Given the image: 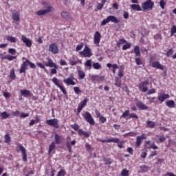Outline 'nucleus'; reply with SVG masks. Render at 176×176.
<instances>
[{"label": "nucleus", "mask_w": 176, "mask_h": 176, "mask_svg": "<svg viewBox=\"0 0 176 176\" xmlns=\"http://www.w3.org/2000/svg\"><path fill=\"white\" fill-rule=\"evenodd\" d=\"M45 123L48 126L54 127V129H58V127H60V124H58V120H57L56 118L51 119V120H47L45 121Z\"/></svg>", "instance_id": "nucleus-7"}, {"label": "nucleus", "mask_w": 176, "mask_h": 176, "mask_svg": "<svg viewBox=\"0 0 176 176\" xmlns=\"http://www.w3.org/2000/svg\"><path fill=\"white\" fill-rule=\"evenodd\" d=\"M166 104L167 107H169V108H175V102L173 100L167 101Z\"/></svg>", "instance_id": "nucleus-30"}, {"label": "nucleus", "mask_w": 176, "mask_h": 176, "mask_svg": "<svg viewBox=\"0 0 176 176\" xmlns=\"http://www.w3.org/2000/svg\"><path fill=\"white\" fill-rule=\"evenodd\" d=\"M83 46H85L83 43H80L78 45L76 46V51L79 52V50H82V49H83Z\"/></svg>", "instance_id": "nucleus-51"}, {"label": "nucleus", "mask_w": 176, "mask_h": 176, "mask_svg": "<svg viewBox=\"0 0 176 176\" xmlns=\"http://www.w3.org/2000/svg\"><path fill=\"white\" fill-rule=\"evenodd\" d=\"M142 142V139L138 136L136 138V142H135L136 146L140 148V145H141Z\"/></svg>", "instance_id": "nucleus-38"}, {"label": "nucleus", "mask_w": 176, "mask_h": 176, "mask_svg": "<svg viewBox=\"0 0 176 176\" xmlns=\"http://www.w3.org/2000/svg\"><path fill=\"white\" fill-rule=\"evenodd\" d=\"M20 93L24 97H28V96H30V94H31V91L28 89L21 90Z\"/></svg>", "instance_id": "nucleus-29"}, {"label": "nucleus", "mask_w": 176, "mask_h": 176, "mask_svg": "<svg viewBox=\"0 0 176 176\" xmlns=\"http://www.w3.org/2000/svg\"><path fill=\"white\" fill-rule=\"evenodd\" d=\"M19 149L21 151L23 162H27V151L25 150V148H24L23 145H20Z\"/></svg>", "instance_id": "nucleus-18"}, {"label": "nucleus", "mask_w": 176, "mask_h": 176, "mask_svg": "<svg viewBox=\"0 0 176 176\" xmlns=\"http://www.w3.org/2000/svg\"><path fill=\"white\" fill-rule=\"evenodd\" d=\"M136 107L139 108V109H141L142 111H145L146 109H148V106H146L144 102L138 100L136 102Z\"/></svg>", "instance_id": "nucleus-17"}, {"label": "nucleus", "mask_w": 176, "mask_h": 176, "mask_svg": "<svg viewBox=\"0 0 176 176\" xmlns=\"http://www.w3.org/2000/svg\"><path fill=\"white\" fill-rule=\"evenodd\" d=\"M173 49H169L165 54L166 57H170V56H173Z\"/></svg>", "instance_id": "nucleus-56"}, {"label": "nucleus", "mask_w": 176, "mask_h": 176, "mask_svg": "<svg viewBox=\"0 0 176 176\" xmlns=\"http://www.w3.org/2000/svg\"><path fill=\"white\" fill-rule=\"evenodd\" d=\"M0 116H1V118H3V119H8V118H9L10 115H9V113H8V112L3 111V112L1 113Z\"/></svg>", "instance_id": "nucleus-39"}, {"label": "nucleus", "mask_w": 176, "mask_h": 176, "mask_svg": "<svg viewBox=\"0 0 176 176\" xmlns=\"http://www.w3.org/2000/svg\"><path fill=\"white\" fill-rule=\"evenodd\" d=\"M159 141H160V142H164V141H166V138H164V135L160 136Z\"/></svg>", "instance_id": "nucleus-64"}, {"label": "nucleus", "mask_w": 176, "mask_h": 176, "mask_svg": "<svg viewBox=\"0 0 176 176\" xmlns=\"http://www.w3.org/2000/svg\"><path fill=\"white\" fill-rule=\"evenodd\" d=\"M174 34H176V26L175 25H173L170 28V36H173V35H174Z\"/></svg>", "instance_id": "nucleus-53"}, {"label": "nucleus", "mask_w": 176, "mask_h": 176, "mask_svg": "<svg viewBox=\"0 0 176 176\" xmlns=\"http://www.w3.org/2000/svg\"><path fill=\"white\" fill-rule=\"evenodd\" d=\"M135 61L137 65H142V60H141V58H140V57L135 58Z\"/></svg>", "instance_id": "nucleus-47"}, {"label": "nucleus", "mask_w": 176, "mask_h": 176, "mask_svg": "<svg viewBox=\"0 0 176 176\" xmlns=\"http://www.w3.org/2000/svg\"><path fill=\"white\" fill-rule=\"evenodd\" d=\"M124 43H127V41L124 38H121L117 42V46H120V45H124Z\"/></svg>", "instance_id": "nucleus-37"}, {"label": "nucleus", "mask_w": 176, "mask_h": 176, "mask_svg": "<svg viewBox=\"0 0 176 176\" xmlns=\"http://www.w3.org/2000/svg\"><path fill=\"white\" fill-rule=\"evenodd\" d=\"M6 39L9 42H12V43H16V42H17V38L16 37H13L12 36H7Z\"/></svg>", "instance_id": "nucleus-32"}, {"label": "nucleus", "mask_w": 176, "mask_h": 176, "mask_svg": "<svg viewBox=\"0 0 176 176\" xmlns=\"http://www.w3.org/2000/svg\"><path fill=\"white\" fill-rule=\"evenodd\" d=\"M80 56H83L85 57H91L93 56V53H91V49L87 45H85L84 50L80 52Z\"/></svg>", "instance_id": "nucleus-5"}, {"label": "nucleus", "mask_w": 176, "mask_h": 176, "mask_svg": "<svg viewBox=\"0 0 176 176\" xmlns=\"http://www.w3.org/2000/svg\"><path fill=\"white\" fill-rule=\"evenodd\" d=\"M160 6L162 9H164V7L166 6V2H164V0L160 1Z\"/></svg>", "instance_id": "nucleus-57"}, {"label": "nucleus", "mask_w": 176, "mask_h": 176, "mask_svg": "<svg viewBox=\"0 0 176 176\" xmlns=\"http://www.w3.org/2000/svg\"><path fill=\"white\" fill-rule=\"evenodd\" d=\"M126 45L122 46V50H127V49H130L131 47V44L130 43H125Z\"/></svg>", "instance_id": "nucleus-41"}, {"label": "nucleus", "mask_w": 176, "mask_h": 176, "mask_svg": "<svg viewBox=\"0 0 176 176\" xmlns=\"http://www.w3.org/2000/svg\"><path fill=\"white\" fill-rule=\"evenodd\" d=\"M153 68H157V69H161L162 71H164V67L163 65H161L159 61H154L151 63Z\"/></svg>", "instance_id": "nucleus-16"}, {"label": "nucleus", "mask_w": 176, "mask_h": 176, "mask_svg": "<svg viewBox=\"0 0 176 176\" xmlns=\"http://www.w3.org/2000/svg\"><path fill=\"white\" fill-rule=\"evenodd\" d=\"M116 86H117V87H122V80H120V78L116 77Z\"/></svg>", "instance_id": "nucleus-35"}, {"label": "nucleus", "mask_w": 176, "mask_h": 176, "mask_svg": "<svg viewBox=\"0 0 176 176\" xmlns=\"http://www.w3.org/2000/svg\"><path fill=\"white\" fill-rule=\"evenodd\" d=\"M105 79V76H100V75H92L91 76V80L92 82H104Z\"/></svg>", "instance_id": "nucleus-10"}, {"label": "nucleus", "mask_w": 176, "mask_h": 176, "mask_svg": "<svg viewBox=\"0 0 176 176\" xmlns=\"http://www.w3.org/2000/svg\"><path fill=\"white\" fill-rule=\"evenodd\" d=\"M119 141H120V140L118 138H113L109 140V142H114L116 144L119 142Z\"/></svg>", "instance_id": "nucleus-55"}, {"label": "nucleus", "mask_w": 176, "mask_h": 176, "mask_svg": "<svg viewBox=\"0 0 176 176\" xmlns=\"http://www.w3.org/2000/svg\"><path fill=\"white\" fill-rule=\"evenodd\" d=\"M78 76L80 79H85L86 76V73L82 70H78Z\"/></svg>", "instance_id": "nucleus-31"}, {"label": "nucleus", "mask_w": 176, "mask_h": 176, "mask_svg": "<svg viewBox=\"0 0 176 176\" xmlns=\"http://www.w3.org/2000/svg\"><path fill=\"white\" fill-rule=\"evenodd\" d=\"M107 67L108 68H112L113 67V69H118V68H119V66H118L116 64H113L112 65L111 63H107Z\"/></svg>", "instance_id": "nucleus-36"}, {"label": "nucleus", "mask_w": 176, "mask_h": 176, "mask_svg": "<svg viewBox=\"0 0 176 176\" xmlns=\"http://www.w3.org/2000/svg\"><path fill=\"white\" fill-rule=\"evenodd\" d=\"M87 101H89L87 98L84 99L82 102H81L80 104H79L78 111H82L83 108H85V106L87 105Z\"/></svg>", "instance_id": "nucleus-23"}, {"label": "nucleus", "mask_w": 176, "mask_h": 176, "mask_svg": "<svg viewBox=\"0 0 176 176\" xmlns=\"http://www.w3.org/2000/svg\"><path fill=\"white\" fill-rule=\"evenodd\" d=\"M148 86H149V81L146 80V81H142L138 87L140 91L142 93H146L148 91Z\"/></svg>", "instance_id": "nucleus-4"}, {"label": "nucleus", "mask_w": 176, "mask_h": 176, "mask_svg": "<svg viewBox=\"0 0 176 176\" xmlns=\"http://www.w3.org/2000/svg\"><path fill=\"white\" fill-rule=\"evenodd\" d=\"M147 126L151 129H153V127L156 126V123L152 121H147Z\"/></svg>", "instance_id": "nucleus-43"}, {"label": "nucleus", "mask_w": 176, "mask_h": 176, "mask_svg": "<svg viewBox=\"0 0 176 176\" xmlns=\"http://www.w3.org/2000/svg\"><path fill=\"white\" fill-rule=\"evenodd\" d=\"M56 148V143L54 142H52L49 146V151H48V153L49 155H50L52 153V151L53 150H54Z\"/></svg>", "instance_id": "nucleus-33"}, {"label": "nucleus", "mask_w": 176, "mask_h": 176, "mask_svg": "<svg viewBox=\"0 0 176 176\" xmlns=\"http://www.w3.org/2000/svg\"><path fill=\"white\" fill-rule=\"evenodd\" d=\"M118 76H119V78H123L124 76V74H123V70H122V69H119Z\"/></svg>", "instance_id": "nucleus-58"}, {"label": "nucleus", "mask_w": 176, "mask_h": 176, "mask_svg": "<svg viewBox=\"0 0 176 176\" xmlns=\"http://www.w3.org/2000/svg\"><path fill=\"white\" fill-rule=\"evenodd\" d=\"M153 6H155V2L152 1V0H147L142 3L143 12H146V10H152Z\"/></svg>", "instance_id": "nucleus-2"}, {"label": "nucleus", "mask_w": 176, "mask_h": 176, "mask_svg": "<svg viewBox=\"0 0 176 176\" xmlns=\"http://www.w3.org/2000/svg\"><path fill=\"white\" fill-rule=\"evenodd\" d=\"M104 162L106 166H109V164H111L112 163V161H111V158H104Z\"/></svg>", "instance_id": "nucleus-54"}, {"label": "nucleus", "mask_w": 176, "mask_h": 176, "mask_svg": "<svg viewBox=\"0 0 176 176\" xmlns=\"http://www.w3.org/2000/svg\"><path fill=\"white\" fill-rule=\"evenodd\" d=\"M16 58H17V56H12V55L7 56V60L8 61H13V60H16Z\"/></svg>", "instance_id": "nucleus-44"}, {"label": "nucleus", "mask_w": 176, "mask_h": 176, "mask_svg": "<svg viewBox=\"0 0 176 176\" xmlns=\"http://www.w3.org/2000/svg\"><path fill=\"white\" fill-rule=\"evenodd\" d=\"M155 93H156V91L155 90V89L147 90V94L148 95L155 94Z\"/></svg>", "instance_id": "nucleus-61"}, {"label": "nucleus", "mask_w": 176, "mask_h": 176, "mask_svg": "<svg viewBox=\"0 0 176 176\" xmlns=\"http://www.w3.org/2000/svg\"><path fill=\"white\" fill-rule=\"evenodd\" d=\"M69 65L74 67V65H76V64H82V60L80 59H77L76 60L71 58L68 60Z\"/></svg>", "instance_id": "nucleus-22"}, {"label": "nucleus", "mask_w": 176, "mask_h": 176, "mask_svg": "<svg viewBox=\"0 0 176 176\" xmlns=\"http://www.w3.org/2000/svg\"><path fill=\"white\" fill-rule=\"evenodd\" d=\"M74 90L76 94H80V93H82V90L79 88V87H74Z\"/></svg>", "instance_id": "nucleus-52"}, {"label": "nucleus", "mask_w": 176, "mask_h": 176, "mask_svg": "<svg viewBox=\"0 0 176 176\" xmlns=\"http://www.w3.org/2000/svg\"><path fill=\"white\" fill-rule=\"evenodd\" d=\"M93 67L94 68V69H100V68H101V64L98 63H94Z\"/></svg>", "instance_id": "nucleus-50"}, {"label": "nucleus", "mask_w": 176, "mask_h": 176, "mask_svg": "<svg viewBox=\"0 0 176 176\" xmlns=\"http://www.w3.org/2000/svg\"><path fill=\"white\" fill-rule=\"evenodd\" d=\"M52 82H53V83H54V85H55L56 86H57L58 87L61 85H60V82H58V79L57 78H56V77H54V78H52Z\"/></svg>", "instance_id": "nucleus-42"}, {"label": "nucleus", "mask_w": 176, "mask_h": 176, "mask_svg": "<svg viewBox=\"0 0 176 176\" xmlns=\"http://www.w3.org/2000/svg\"><path fill=\"white\" fill-rule=\"evenodd\" d=\"M59 63H60V65H62V66L68 65V64L67 63V61H65V60H63V59H60Z\"/></svg>", "instance_id": "nucleus-60"}, {"label": "nucleus", "mask_w": 176, "mask_h": 176, "mask_svg": "<svg viewBox=\"0 0 176 176\" xmlns=\"http://www.w3.org/2000/svg\"><path fill=\"white\" fill-rule=\"evenodd\" d=\"M110 21H111V23H116V24H118L120 22V20L118 19V18L113 15H110L101 22V25H106V24H108V23Z\"/></svg>", "instance_id": "nucleus-3"}, {"label": "nucleus", "mask_w": 176, "mask_h": 176, "mask_svg": "<svg viewBox=\"0 0 176 176\" xmlns=\"http://www.w3.org/2000/svg\"><path fill=\"white\" fill-rule=\"evenodd\" d=\"M131 8L133 10H137V12H141L142 10L140 4H132L131 5Z\"/></svg>", "instance_id": "nucleus-26"}, {"label": "nucleus", "mask_w": 176, "mask_h": 176, "mask_svg": "<svg viewBox=\"0 0 176 176\" xmlns=\"http://www.w3.org/2000/svg\"><path fill=\"white\" fill-rule=\"evenodd\" d=\"M21 41L25 44L27 47H31L32 46V41L27 38L25 36L22 35Z\"/></svg>", "instance_id": "nucleus-15"}, {"label": "nucleus", "mask_w": 176, "mask_h": 176, "mask_svg": "<svg viewBox=\"0 0 176 176\" xmlns=\"http://www.w3.org/2000/svg\"><path fill=\"white\" fill-rule=\"evenodd\" d=\"M30 63V60L29 59H26L25 61H24L21 65V68L19 70V73L21 74H25V71L27 70V67H28Z\"/></svg>", "instance_id": "nucleus-11"}, {"label": "nucleus", "mask_w": 176, "mask_h": 176, "mask_svg": "<svg viewBox=\"0 0 176 176\" xmlns=\"http://www.w3.org/2000/svg\"><path fill=\"white\" fill-rule=\"evenodd\" d=\"M140 171L142 173H146V171H148V166L143 165L142 166H140Z\"/></svg>", "instance_id": "nucleus-49"}, {"label": "nucleus", "mask_w": 176, "mask_h": 176, "mask_svg": "<svg viewBox=\"0 0 176 176\" xmlns=\"http://www.w3.org/2000/svg\"><path fill=\"white\" fill-rule=\"evenodd\" d=\"M105 3H107V0H102L100 3H98L96 6L98 10H101V9L104 8V5H105Z\"/></svg>", "instance_id": "nucleus-28"}, {"label": "nucleus", "mask_w": 176, "mask_h": 176, "mask_svg": "<svg viewBox=\"0 0 176 176\" xmlns=\"http://www.w3.org/2000/svg\"><path fill=\"white\" fill-rule=\"evenodd\" d=\"M168 98H170V95L168 94L160 92L157 99L160 102H164L165 100H167Z\"/></svg>", "instance_id": "nucleus-12"}, {"label": "nucleus", "mask_w": 176, "mask_h": 176, "mask_svg": "<svg viewBox=\"0 0 176 176\" xmlns=\"http://www.w3.org/2000/svg\"><path fill=\"white\" fill-rule=\"evenodd\" d=\"M96 116L97 118H99L101 123H105L107 122V118L101 116V113H100V111H96Z\"/></svg>", "instance_id": "nucleus-27"}, {"label": "nucleus", "mask_w": 176, "mask_h": 176, "mask_svg": "<svg viewBox=\"0 0 176 176\" xmlns=\"http://www.w3.org/2000/svg\"><path fill=\"white\" fill-rule=\"evenodd\" d=\"M4 140H5L4 142L6 144H8V145H10V143L12 142V138L8 133L5 135Z\"/></svg>", "instance_id": "nucleus-25"}, {"label": "nucleus", "mask_w": 176, "mask_h": 176, "mask_svg": "<svg viewBox=\"0 0 176 176\" xmlns=\"http://www.w3.org/2000/svg\"><path fill=\"white\" fill-rule=\"evenodd\" d=\"M57 69H58V68H56V67H54V68H52L50 69V72L52 75H54L56 74H57Z\"/></svg>", "instance_id": "nucleus-59"}, {"label": "nucleus", "mask_w": 176, "mask_h": 176, "mask_svg": "<svg viewBox=\"0 0 176 176\" xmlns=\"http://www.w3.org/2000/svg\"><path fill=\"white\" fill-rule=\"evenodd\" d=\"M61 17L65 19V20H72L73 17L71 14L68 12L63 11L61 12Z\"/></svg>", "instance_id": "nucleus-20"}, {"label": "nucleus", "mask_w": 176, "mask_h": 176, "mask_svg": "<svg viewBox=\"0 0 176 176\" xmlns=\"http://www.w3.org/2000/svg\"><path fill=\"white\" fill-rule=\"evenodd\" d=\"M151 149H157V146H156L155 144V142H153L151 144H150V147Z\"/></svg>", "instance_id": "nucleus-62"}, {"label": "nucleus", "mask_w": 176, "mask_h": 176, "mask_svg": "<svg viewBox=\"0 0 176 176\" xmlns=\"http://www.w3.org/2000/svg\"><path fill=\"white\" fill-rule=\"evenodd\" d=\"M9 76L12 80H16V73L14 72V69L10 70Z\"/></svg>", "instance_id": "nucleus-34"}, {"label": "nucleus", "mask_w": 176, "mask_h": 176, "mask_svg": "<svg viewBox=\"0 0 176 176\" xmlns=\"http://www.w3.org/2000/svg\"><path fill=\"white\" fill-rule=\"evenodd\" d=\"M83 116L85 118V120L89 123L90 124L91 126H94L95 122H94V119H93V116H91V114H90V113L89 112H85L83 114Z\"/></svg>", "instance_id": "nucleus-8"}, {"label": "nucleus", "mask_w": 176, "mask_h": 176, "mask_svg": "<svg viewBox=\"0 0 176 176\" xmlns=\"http://www.w3.org/2000/svg\"><path fill=\"white\" fill-rule=\"evenodd\" d=\"M87 67H91V59L87 60L85 63Z\"/></svg>", "instance_id": "nucleus-63"}, {"label": "nucleus", "mask_w": 176, "mask_h": 176, "mask_svg": "<svg viewBox=\"0 0 176 176\" xmlns=\"http://www.w3.org/2000/svg\"><path fill=\"white\" fill-rule=\"evenodd\" d=\"M130 171L128 170L127 169H123L121 172V175L122 176H129Z\"/></svg>", "instance_id": "nucleus-45"}, {"label": "nucleus", "mask_w": 176, "mask_h": 176, "mask_svg": "<svg viewBox=\"0 0 176 176\" xmlns=\"http://www.w3.org/2000/svg\"><path fill=\"white\" fill-rule=\"evenodd\" d=\"M100 42H101V34L100 32L96 31L94 35V43L95 45H100Z\"/></svg>", "instance_id": "nucleus-13"}, {"label": "nucleus", "mask_w": 176, "mask_h": 176, "mask_svg": "<svg viewBox=\"0 0 176 176\" xmlns=\"http://www.w3.org/2000/svg\"><path fill=\"white\" fill-rule=\"evenodd\" d=\"M131 53H134L135 57H140V56H141V51L140 50V46L135 45L133 47V50L131 51Z\"/></svg>", "instance_id": "nucleus-19"}, {"label": "nucleus", "mask_w": 176, "mask_h": 176, "mask_svg": "<svg viewBox=\"0 0 176 176\" xmlns=\"http://www.w3.org/2000/svg\"><path fill=\"white\" fill-rule=\"evenodd\" d=\"M58 87H59V89H60V91H62V93L63 94H65V96H67V90L65 89V87H64V86L59 85Z\"/></svg>", "instance_id": "nucleus-48"}, {"label": "nucleus", "mask_w": 176, "mask_h": 176, "mask_svg": "<svg viewBox=\"0 0 176 176\" xmlns=\"http://www.w3.org/2000/svg\"><path fill=\"white\" fill-rule=\"evenodd\" d=\"M63 138H62V136L59 135L57 133L55 134V138H54L55 144H61V142H63Z\"/></svg>", "instance_id": "nucleus-24"}, {"label": "nucleus", "mask_w": 176, "mask_h": 176, "mask_svg": "<svg viewBox=\"0 0 176 176\" xmlns=\"http://www.w3.org/2000/svg\"><path fill=\"white\" fill-rule=\"evenodd\" d=\"M74 74H72L67 78L63 79V83H65L67 86H75V85H76V82L74 81Z\"/></svg>", "instance_id": "nucleus-6"}, {"label": "nucleus", "mask_w": 176, "mask_h": 176, "mask_svg": "<svg viewBox=\"0 0 176 176\" xmlns=\"http://www.w3.org/2000/svg\"><path fill=\"white\" fill-rule=\"evenodd\" d=\"M52 9H53L52 6H49L45 10H40L36 12L37 16H44V14H46L47 13H50L52 12Z\"/></svg>", "instance_id": "nucleus-14"}, {"label": "nucleus", "mask_w": 176, "mask_h": 176, "mask_svg": "<svg viewBox=\"0 0 176 176\" xmlns=\"http://www.w3.org/2000/svg\"><path fill=\"white\" fill-rule=\"evenodd\" d=\"M67 175V172H65V170L60 169V171L58 173L57 176H65Z\"/></svg>", "instance_id": "nucleus-46"}, {"label": "nucleus", "mask_w": 176, "mask_h": 176, "mask_svg": "<svg viewBox=\"0 0 176 176\" xmlns=\"http://www.w3.org/2000/svg\"><path fill=\"white\" fill-rule=\"evenodd\" d=\"M12 18L14 21H20V13L17 10L12 12Z\"/></svg>", "instance_id": "nucleus-21"}, {"label": "nucleus", "mask_w": 176, "mask_h": 176, "mask_svg": "<svg viewBox=\"0 0 176 176\" xmlns=\"http://www.w3.org/2000/svg\"><path fill=\"white\" fill-rule=\"evenodd\" d=\"M49 52H51V53H53V54H58L60 52V50H58V45L56 44L55 43H52L49 46Z\"/></svg>", "instance_id": "nucleus-9"}, {"label": "nucleus", "mask_w": 176, "mask_h": 176, "mask_svg": "<svg viewBox=\"0 0 176 176\" xmlns=\"http://www.w3.org/2000/svg\"><path fill=\"white\" fill-rule=\"evenodd\" d=\"M43 63L44 65L42 63H38L36 65L38 66L39 68H41V69H43L46 74L49 73V70L46 69V67H50V68H58V65L54 63L53 59H52L50 57H47V61H43Z\"/></svg>", "instance_id": "nucleus-1"}, {"label": "nucleus", "mask_w": 176, "mask_h": 176, "mask_svg": "<svg viewBox=\"0 0 176 176\" xmlns=\"http://www.w3.org/2000/svg\"><path fill=\"white\" fill-rule=\"evenodd\" d=\"M8 53H10V54H12V56H15L16 53H17V51L14 48H9Z\"/></svg>", "instance_id": "nucleus-40"}]
</instances>
